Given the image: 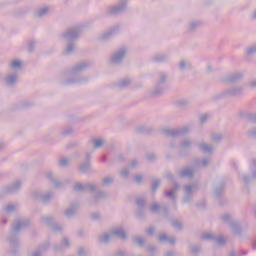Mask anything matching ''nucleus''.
Wrapping results in <instances>:
<instances>
[{
	"mask_svg": "<svg viewBox=\"0 0 256 256\" xmlns=\"http://www.w3.org/2000/svg\"><path fill=\"white\" fill-rule=\"evenodd\" d=\"M177 191H179V184H177V182H174V186L170 190L164 191L165 197H168V199H170L172 203H176Z\"/></svg>",
	"mask_w": 256,
	"mask_h": 256,
	"instance_id": "obj_20",
	"label": "nucleus"
},
{
	"mask_svg": "<svg viewBox=\"0 0 256 256\" xmlns=\"http://www.w3.org/2000/svg\"><path fill=\"white\" fill-rule=\"evenodd\" d=\"M33 196L35 199H39V201H42V203H49L51 199H53V193H43V192H34Z\"/></svg>",
	"mask_w": 256,
	"mask_h": 256,
	"instance_id": "obj_22",
	"label": "nucleus"
},
{
	"mask_svg": "<svg viewBox=\"0 0 256 256\" xmlns=\"http://www.w3.org/2000/svg\"><path fill=\"white\" fill-rule=\"evenodd\" d=\"M197 145L199 149H201V151H204V153H213V146H211L210 144L200 142Z\"/></svg>",
	"mask_w": 256,
	"mask_h": 256,
	"instance_id": "obj_39",
	"label": "nucleus"
},
{
	"mask_svg": "<svg viewBox=\"0 0 256 256\" xmlns=\"http://www.w3.org/2000/svg\"><path fill=\"white\" fill-rule=\"evenodd\" d=\"M73 133V128H66L61 132V135H64V137H67V135H71Z\"/></svg>",
	"mask_w": 256,
	"mask_h": 256,
	"instance_id": "obj_60",
	"label": "nucleus"
},
{
	"mask_svg": "<svg viewBox=\"0 0 256 256\" xmlns=\"http://www.w3.org/2000/svg\"><path fill=\"white\" fill-rule=\"evenodd\" d=\"M23 183H21V180H16L9 184L8 186H4L1 188L0 191V199H3L5 195H11L13 193H17L21 190Z\"/></svg>",
	"mask_w": 256,
	"mask_h": 256,
	"instance_id": "obj_9",
	"label": "nucleus"
},
{
	"mask_svg": "<svg viewBox=\"0 0 256 256\" xmlns=\"http://www.w3.org/2000/svg\"><path fill=\"white\" fill-rule=\"evenodd\" d=\"M191 131V127L184 126L179 129H173V128H162L161 133L162 135H165L166 137H171L172 139H177V137H181V135H185L186 133H189Z\"/></svg>",
	"mask_w": 256,
	"mask_h": 256,
	"instance_id": "obj_7",
	"label": "nucleus"
},
{
	"mask_svg": "<svg viewBox=\"0 0 256 256\" xmlns=\"http://www.w3.org/2000/svg\"><path fill=\"white\" fill-rule=\"evenodd\" d=\"M249 87H251L252 89H256V78L251 80L249 83H248Z\"/></svg>",
	"mask_w": 256,
	"mask_h": 256,
	"instance_id": "obj_64",
	"label": "nucleus"
},
{
	"mask_svg": "<svg viewBox=\"0 0 256 256\" xmlns=\"http://www.w3.org/2000/svg\"><path fill=\"white\" fill-rule=\"evenodd\" d=\"M62 247H64L65 249H69L71 247V240L68 237H64L61 240V246H59V244H54L53 246L54 251H61Z\"/></svg>",
	"mask_w": 256,
	"mask_h": 256,
	"instance_id": "obj_28",
	"label": "nucleus"
},
{
	"mask_svg": "<svg viewBox=\"0 0 256 256\" xmlns=\"http://www.w3.org/2000/svg\"><path fill=\"white\" fill-rule=\"evenodd\" d=\"M136 217L142 218L145 217V205H147V201L143 198L136 199Z\"/></svg>",
	"mask_w": 256,
	"mask_h": 256,
	"instance_id": "obj_19",
	"label": "nucleus"
},
{
	"mask_svg": "<svg viewBox=\"0 0 256 256\" xmlns=\"http://www.w3.org/2000/svg\"><path fill=\"white\" fill-rule=\"evenodd\" d=\"M49 11H51V7H48V6H43L41 8H38L35 11V17H39L41 19L42 17L47 16L49 14Z\"/></svg>",
	"mask_w": 256,
	"mask_h": 256,
	"instance_id": "obj_32",
	"label": "nucleus"
},
{
	"mask_svg": "<svg viewBox=\"0 0 256 256\" xmlns=\"http://www.w3.org/2000/svg\"><path fill=\"white\" fill-rule=\"evenodd\" d=\"M163 207H165V205H159L157 202H153L151 205H150V207H149V209H150V211H151V213H159V211H161V209L163 208Z\"/></svg>",
	"mask_w": 256,
	"mask_h": 256,
	"instance_id": "obj_43",
	"label": "nucleus"
},
{
	"mask_svg": "<svg viewBox=\"0 0 256 256\" xmlns=\"http://www.w3.org/2000/svg\"><path fill=\"white\" fill-rule=\"evenodd\" d=\"M37 45V41L35 40H31L29 43H28V52L29 53H33V51H35V46Z\"/></svg>",
	"mask_w": 256,
	"mask_h": 256,
	"instance_id": "obj_54",
	"label": "nucleus"
},
{
	"mask_svg": "<svg viewBox=\"0 0 256 256\" xmlns=\"http://www.w3.org/2000/svg\"><path fill=\"white\" fill-rule=\"evenodd\" d=\"M134 181H135V183H142V181H143V175L137 174V175L134 177Z\"/></svg>",
	"mask_w": 256,
	"mask_h": 256,
	"instance_id": "obj_63",
	"label": "nucleus"
},
{
	"mask_svg": "<svg viewBox=\"0 0 256 256\" xmlns=\"http://www.w3.org/2000/svg\"><path fill=\"white\" fill-rule=\"evenodd\" d=\"M81 36V27L74 26L61 34V39L66 41L67 45L64 49V55H71L77 48V39Z\"/></svg>",
	"mask_w": 256,
	"mask_h": 256,
	"instance_id": "obj_3",
	"label": "nucleus"
},
{
	"mask_svg": "<svg viewBox=\"0 0 256 256\" xmlns=\"http://www.w3.org/2000/svg\"><path fill=\"white\" fill-rule=\"evenodd\" d=\"M210 164H211V160L204 158L202 159V161L197 162L195 167L196 169L197 167H209Z\"/></svg>",
	"mask_w": 256,
	"mask_h": 256,
	"instance_id": "obj_46",
	"label": "nucleus"
},
{
	"mask_svg": "<svg viewBox=\"0 0 256 256\" xmlns=\"http://www.w3.org/2000/svg\"><path fill=\"white\" fill-rule=\"evenodd\" d=\"M93 153H95V150H93L92 152L86 153V159H85L86 163H91V156L93 155Z\"/></svg>",
	"mask_w": 256,
	"mask_h": 256,
	"instance_id": "obj_62",
	"label": "nucleus"
},
{
	"mask_svg": "<svg viewBox=\"0 0 256 256\" xmlns=\"http://www.w3.org/2000/svg\"><path fill=\"white\" fill-rule=\"evenodd\" d=\"M40 223L46 225V227H51L55 223V217L51 215H44L40 217Z\"/></svg>",
	"mask_w": 256,
	"mask_h": 256,
	"instance_id": "obj_30",
	"label": "nucleus"
},
{
	"mask_svg": "<svg viewBox=\"0 0 256 256\" xmlns=\"http://www.w3.org/2000/svg\"><path fill=\"white\" fill-rule=\"evenodd\" d=\"M247 135L250 139H256V128L248 130Z\"/></svg>",
	"mask_w": 256,
	"mask_h": 256,
	"instance_id": "obj_57",
	"label": "nucleus"
},
{
	"mask_svg": "<svg viewBox=\"0 0 256 256\" xmlns=\"http://www.w3.org/2000/svg\"><path fill=\"white\" fill-rule=\"evenodd\" d=\"M169 74L167 72L158 73L156 85L153 90L150 91V97H159L163 95V85L167 83Z\"/></svg>",
	"mask_w": 256,
	"mask_h": 256,
	"instance_id": "obj_6",
	"label": "nucleus"
},
{
	"mask_svg": "<svg viewBox=\"0 0 256 256\" xmlns=\"http://www.w3.org/2000/svg\"><path fill=\"white\" fill-rule=\"evenodd\" d=\"M134 245H138V247H144L145 246V239L141 236H135L133 238Z\"/></svg>",
	"mask_w": 256,
	"mask_h": 256,
	"instance_id": "obj_44",
	"label": "nucleus"
},
{
	"mask_svg": "<svg viewBox=\"0 0 256 256\" xmlns=\"http://www.w3.org/2000/svg\"><path fill=\"white\" fill-rule=\"evenodd\" d=\"M199 121H200V125H205V123H207V121H209V114H207V113L201 114L199 116Z\"/></svg>",
	"mask_w": 256,
	"mask_h": 256,
	"instance_id": "obj_52",
	"label": "nucleus"
},
{
	"mask_svg": "<svg viewBox=\"0 0 256 256\" xmlns=\"http://www.w3.org/2000/svg\"><path fill=\"white\" fill-rule=\"evenodd\" d=\"M127 3V0H120L117 5L109 6L105 10V15H119V13L127 11Z\"/></svg>",
	"mask_w": 256,
	"mask_h": 256,
	"instance_id": "obj_11",
	"label": "nucleus"
},
{
	"mask_svg": "<svg viewBox=\"0 0 256 256\" xmlns=\"http://www.w3.org/2000/svg\"><path fill=\"white\" fill-rule=\"evenodd\" d=\"M77 254L79 256H85V255H87V251L85 250V248L79 247L78 250H77Z\"/></svg>",
	"mask_w": 256,
	"mask_h": 256,
	"instance_id": "obj_61",
	"label": "nucleus"
},
{
	"mask_svg": "<svg viewBox=\"0 0 256 256\" xmlns=\"http://www.w3.org/2000/svg\"><path fill=\"white\" fill-rule=\"evenodd\" d=\"M128 52H129V48L125 46L118 48L116 51L112 53L110 63H112V65H119L123 63V59L127 57Z\"/></svg>",
	"mask_w": 256,
	"mask_h": 256,
	"instance_id": "obj_10",
	"label": "nucleus"
},
{
	"mask_svg": "<svg viewBox=\"0 0 256 256\" xmlns=\"http://www.w3.org/2000/svg\"><path fill=\"white\" fill-rule=\"evenodd\" d=\"M192 145H193V140H191L190 138H186L180 143V149L182 151H189Z\"/></svg>",
	"mask_w": 256,
	"mask_h": 256,
	"instance_id": "obj_36",
	"label": "nucleus"
},
{
	"mask_svg": "<svg viewBox=\"0 0 256 256\" xmlns=\"http://www.w3.org/2000/svg\"><path fill=\"white\" fill-rule=\"evenodd\" d=\"M136 131L137 133H151L152 129L147 126H138Z\"/></svg>",
	"mask_w": 256,
	"mask_h": 256,
	"instance_id": "obj_50",
	"label": "nucleus"
},
{
	"mask_svg": "<svg viewBox=\"0 0 256 256\" xmlns=\"http://www.w3.org/2000/svg\"><path fill=\"white\" fill-rule=\"evenodd\" d=\"M81 173H89L91 171V162H82L79 166Z\"/></svg>",
	"mask_w": 256,
	"mask_h": 256,
	"instance_id": "obj_42",
	"label": "nucleus"
},
{
	"mask_svg": "<svg viewBox=\"0 0 256 256\" xmlns=\"http://www.w3.org/2000/svg\"><path fill=\"white\" fill-rule=\"evenodd\" d=\"M202 239H204V241H216V243H218L219 245H225V237H223V235H217L211 232L208 233H204L202 234Z\"/></svg>",
	"mask_w": 256,
	"mask_h": 256,
	"instance_id": "obj_16",
	"label": "nucleus"
},
{
	"mask_svg": "<svg viewBox=\"0 0 256 256\" xmlns=\"http://www.w3.org/2000/svg\"><path fill=\"white\" fill-rule=\"evenodd\" d=\"M199 27H201V21L192 20L187 24L186 29L189 32H193V31H197V29H199Z\"/></svg>",
	"mask_w": 256,
	"mask_h": 256,
	"instance_id": "obj_35",
	"label": "nucleus"
},
{
	"mask_svg": "<svg viewBox=\"0 0 256 256\" xmlns=\"http://www.w3.org/2000/svg\"><path fill=\"white\" fill-rule=\"evenodd\" d=\"M246 55H248L249 57L256 55V43L251 44L246 48Z\"/></svg>",
	"mask_w": 256,
	"mask_h": 256,
	"instance_id": "obj_45",
	"label": "nucleus"
},
{
	"mask_svg": "<svg viewBox=\"0 0 256 256\" xmlns=\"http://www.w3.org/2000/svg\"><path fill=\"white\" fill-rule=\"evenodd\" d=\"M147 161L153 162L155 159H157V155L155 153H148L146 155Z\"/></svg>",
	"mask_w": 256,
	"mask_h": 256,
	"instance_id": "obj_58",
	"label": "nucleus"
},
{
	"mask_svg": "<svg viewBox=\"0 0 256 256\" xmlns=\"http://www.w3.org/2000/svg\"><path fill=\"white\" fill-rule=\"evenodd\" d=\"M50 229H52V231H54V233H59V231H63V226H61V224H57L54 221V223L51 225Z\"/></svg>",
	"mask_w": 256,
	"mask_h": 256,
	"instance_id": "obj_49",
	"label": "nucleus"
},
{
	"mask_svg": "<svg viewBox=\"0 0 256 256\" xmlns=\"http://www.w3.org/2000/svg\"><path fill=\"white\" fill-rule=\"evenodd\" d=\"M245 93V87L241 85H234L228 89H225L214 95L213 99L219 101V99H229L231 97H241Z\"/></svg>",
	"mask_w": 256,
	"mask_h": 256,
	"instance_id": "obj_5",
	"label": "nucleus"
},
{
	"mask_svg": "<svg viewBox=\"0 0 256 256\" xmlns=\"http://www.w3.org/2000/svg\"><path fill=\"white\" fill-rule=\"evenodd\" d=\"M190 251H191V253H193V255H199V253H201V246L191 245L190 246Z\"/></svg>",
	"mask_w": 256,
	"mask_h": 256,
	"instance_id": "obj_51",
	"label": "nucleus"
},
{
	"mask_svg": "<svg viewBox=\"0 0 256 256\" xmlns=\"http://www.w3.org/2000/svg\"><path fill=\"white\" fill-rule=\"evenodd\" d=\"M112 231V236L114 239L118 237V239H127V233L122 228H115Z\"/></svg>",
	"mask_w": 256,
	"mask_h": 256,
	"instance_id": "obj_34",
	"label": "nucleus"
},
{
	"mask_svg": "<svg viewBox=\"0 0 256 256\" xmlns=\"http://www.w3.org/2000/svg\"><path fill=\"white\" fill-rule=\"evenodd\" d=\"M199 187L196 184H186L184 185V194L182 198V203L187 205L193 203V194L197 193Z\"/></svg>",
	"mask_w": 256,
	"mask_h": 256,
	"instance_id": "obj_8",
	"label": "nucleus"
},
{
	"mask_svg": "<svg viewBox=\"0 0 256 256\" xmlns=\"http://www.w3.org/2000/svg\"><path fill=\"white\" fill-rule=\"evenodd\" d=\"M93 145V149H101L105 145V140L98 138V139H92L90 141Z\"/></svg>",
	"mask_w": 256,
	"mask_h": 256,
	"instance_id": "obj_40",
	"label": "nucleus"
},
{
	"mask_svg": "<svg viewBox=\"0 0 256 256\" xmlns=\"http://www.w3.org/2000/svg\"><path fill=\"white\" fill-rule=\"evenodd\" d=\"M75 191L78 193H94L93 201L94 203H97L100 199H107L109 197V194L107 192L101 191L97 189V186L91 182L88 183H76L73 187Z\"/></svg>",
	"mask_w": 256,
	"mask_h": 256,
	"instance_id": "obj_4",
	"label": "nucleus"
},
{
	"mask_svg": "<svg viewBox=\"0 0 256 256\" xmlns=\"http://www.w3.org/2000/svg\"><path fill=\"white\" fill-rule=\"evenodd\" d=\"M221 219L224 221V223H228V225L231 227L232 231L235 233V235H241V226L237 221H235L231 215L224 214Z\"/></svg>",
	"mask_w": 256,
	"mask_h": 256,
	"instance_id": "obj_13",
	"label": "nucleus"
},
{
	"mask_svg": "<svg viewBox=\"0 0 256 256\" xmlns=\"http://www.w3.org/2000/svg\"><path fill=\"white\" fill-rule=\"evenodd\" d=\"M78 208H79V203L72 204L69 208H67L64 211L65 217H67L68 219H71V217H74V215H76L77 213Z\"/></svg>",
	"mask_w": 256,
	"mask_h": 256,
	"instance_id": "obj_26",
	"label": "nucleus"
},
{
	"mask_svg": "<svg viewBox=\"0 0 256 256\" xmlns=\"http://www.w3.org/2000/svg\"><path fill=\"white\" fill-rule=\"evenodd\" d=\"M196 173L197 166H190L179 171L178 175L181 179H193Z\"/></svg>",
	"mask_w": 256,
	"mask_h": 256,
	"instance_id": "obj_15",
	"label": "nucleus"
},
{
	"mask_svg": "<svg viewBox=\"0 0 256 256\" xmlns=\"http://www.w3.org/2000/svg\"><path fill=\"white\" fill-rule=\"evenodd\" d=\"M9 69L12 71H16V73H19L21 69H23V61L19 59L12 60L9 64Z\"/></svg>",
	"mask_w": 256,
	"mask_h": 256,
	"instance_id": "obj_27",
	"label": "nucleus"
},
{
	"mask_svg": "<svg viewBox=\"0 0 256 256\" xmlns=\"http://www.w3.org/2000/svg\"><path fill=\"white\" fill-rule=\"evenodd\" d=\"M251 175H242V181H244V183L246 185H249V183H251L252 181H255L256 179V158L252 161V169H251Z\"/></svg>",
	"mask_w": 256,
	"mask_h": 256,
	"instance_id": "obj_21",
	"label": "nucleus"
},
{
	"mask_svg": "<svg viewBox=\"0 0 256 256\" xmlns=\"http://www.w3.org/2000/svg\"><path fill=\"white\" fill-rule=\"evenodd\" d=\"M49 249V243H44L41 244L39 249L34 251L30 256H41L43 255V253H45V251H47Z\"/></svg>",
	"mask_w": 256,
	"mask_h": 256,
	"instance_id": "obj_37",
	"label": "nucleus"
},
{
	"mask_svg": "<svg viewBox=\"0 0 256 256\" xmlns=\"http://www.w3.org/2000/svg\"><path fill=\"white\" fill-rule=\"evenodd\" d=\"M222 83H239L243 81V72H232L220 77Z\"/></svg>",
	"mask_w": 256,
	"mask_h": 256,
	"instance_id": "obj_12",
	"label": "nucleus"
},
{
	"mask_svg": "<svg viewBox=\"0 0 256 256\" xmlns=\"http://www.w3.org/2000/svg\"><path fill=\"white\" fill-rule=\"evenodd\" d=\"M89 67H91V62L89 61L76 63L66 72L68 79L63 80L62 85H83V83L89 82L91 78L88 76H77L79 73H82V71H85V69H89Z\"/></svg>",
	"mask_w": 256,
	"mask_h": 256,
	"instance_id": "obj_1",
	"label": "nucleus"
},
{
	"mask_svg": "<svg viewBox=\"0 0 256 256\" xmlns=\"http://www.w3.org/2000/svg\"><path fill=\"white\" fill-rule=\"evenodd\" d=\"M214 197H220L225 191V180L217 179L214 181Z\"/></svg>",
	"mask_w": 256,
	"mask_h": 256,
	"instance_id": "obj_18",
	"label": "nucleus"
},
{
	"mask_svg": "<svg viewBox=\"0 0 256 256\" xmlns=\"http://www.w3.org/2000/svg\"><path fill=\"white\" fill-rule=\"evenodd\" d=\"M113 239H115V238L113 237L112 231L103 233L98 236L99 243L107 244V243H109V241H113Z\"/></svg>",
	"mask_w": 256,
	"mask_h": 256,
	"instance_id": "obj_29",
	"label": "nucleus"
},
{
	"mask_svg": "<svg viewBox=\"0 0 256 256\" xmlns=\"http://www.w3.org/2000/svg\"><path fill=\"white\" fill-rule=\"evenodd\" d=\"M131 79L129 78H123L118 80L116 83H114L115 89H127V87L131 86Z\"/></svg>",
	"mask_w": 256,
	"mask_h": 256,
	"instance_id": "obj_24",
	"label": "nucleus"
},
{
	"mask_svg": "<svg viewBox=\"0 0 256 256\" xmlns=\"http://www.w3.org/2000/svg\"><path fill=\"white\" fill-rule=\"evenodd\" d=\"M120 177H122V179H127V177H129V168H123L120 171Z\"/></svg>",
	"mask_w": 256,
	"mask_h": 256,
	"instance_id": "obj_56",
	"label": "nucleus"
},
{
	"mask_svg": "<svg viewBox=\"0 0 256 256\" xmlns=\"http://www.w3.org/2000/svg\"><path fill=\"white\" fill-rule=\"evenodd\" d=\"M176 105H178V107H189L191 101L188 99H181L176 102Z\"/></svg>",
	"mask_w": 256,
	"mask_h": 256,
	"instance_id": "obj_48",
	"label": "nucleus"
},
{
	"mask_svg": "<svg viewBox=\"0 0 256 256\" xmlns=\"http://www.w3.org/2000/svg\"><path fill=\"white\" fill-rule=\"evenodd\" d=\"M117 33H119V25L113 26L109 30L105 31L100 36V41H109V39H113Z\"/></svg>",
	"mask_w": 256,
	"mask_h": 256,
	"instance_id": "obj_17",
	"label": "nucleus"
},
{
	"mask_svg": "<svg viewBox=\"0 0 256 256\" xmlns=\"http://www.w3.org/2000/svg\"><path fill=\"white\" fill-rule=\"evenodd\" d=\"M29 225H31V220L29 219H16L12 224V230L8 236L12 255H17V248L19 247V232L23 231L26 227H29Z\"/></svg>",
	"mask_w": 256,
	"mask_h": 256,
	"instance_id": "obj_2",
	"label": "nucleus"
},
{
	"mask_svg": "<svg viewBox=\"0 0 256 256\" xmlns=\"http://www.w3.org/2000/svg\"><path fill=\"white\" fill-rule=\"evenodd\" d=\"M19 81V72L10 71L4 77V83L7 87H15Z\"/></svg>",
	"mask_w": 256,
	"mask_h": 256,
	"instance_id": "obj_14",
	"label": "nucleus"
},
{
	"mask_svg": "<svg viewBox=\"0 0 256 256\" xmlns=\"http://www.w3.org/2000/svg\"><path fill=\"white\" fill-rule=\"evenodd\" d=\"M158 239L160 243H170V245H175V243L177 242L175 237H169L167 236V234H160L158 236Z\"/></svg>",
	"mask_w": 256,
	"mask_h": 256,
	"instance_id": "obj_33",
	"label": "nucleus"
},
{
	"mask_svg": "<svg viewBox=\"0 0 256 256\" xmlns=\"http://www.w3.org/2000/svg\"><path fill=\"white\" fill-rule=\"evenodd\" d=\"M159 185H161V180L156 179L153 181L152 188H151L152 193H155L157 191V189L159 188Z\"/></svg>",
	"mask_w": 256,
	"mask_h": 256,
	"instance_id": "obj_53",
	"label": "nucleus"
},
{
	"mask_svg": "<svg viewBox=\"0 0 256 256\" xmlns=\"http://www.w3.org/2000/svg\"><path fill=\"white\" fill-rule=\"evenodd\" d=\"M171 225L172 227H174V229H177L178 231H183V223H181V221L172 220Z\"/></svg>",
	"mask_w": 256,
	"mask_h": 256,
	"instance_id": "obj_47",
	"label": "nucleus"
},
{
	"mask_svg": "<svg viewBox=\"0 0 256 256\" xmlns=\"http://www.w3.org/2000/svg\"><path fill=\"white\" fill-rule=\"evenodd\" d=\"M19 207V204L17 203H10V204H6L3 206V211H5L6 213H15L17 211V208Z\"/></svg>",
	"mask_w": 256,
	"mask_h": 256,
	"instance_id": "obj_38",
	"label": "nucleus"
},
{
	"mask_svg": "<svg viewBox=\"0 0 256 256\" xmlns=\"http://www.w3.org/2000/svg\"><path fill=\"white\" fill-rule=\"evenodd\" d=\"M114 182H115V177L113 176H106L102 179L103 187H111V185H113Z\"/></svg>",
	"mask_w": 256,
	"mask_h": 256,
	"instance_id": "obj_41",
	"label": "nucleus"
},
{
	"mask_svg": "<svg viewBox=\"0 0 256 256\" xmlns=\"http://www.w3.org/2000/svg\"><path fill=\"white\" fill-rule=\"evenodd\" d=\"M46 179H48V181H50V183H52V185L57 189H61V187H63V183L55 177L53 172H46Z\"/></svg>",
	"mask_w": 256,
	"mask_h": 256,
	"instance_id": "obj_23",
	"label": "nucleus"
},
{
	"mask_svg": "<svg viewBox=\"0 0 256 256\" xmlns=\"http://www.w3.org/2000/svg\"><path fill=\"white\" fill-rule=\"evenodd\" d=\"M178 69L179 71H191L193 69V65L191 64V61L187 59H182L178 63Z\"/></svg>",
	"mask_w": 256,
	"mask_h": 256,
	"instance_id": "obj_25",
	"label": "nucleus"
},
{
	"mask_svg": "<svg viewBox=\"0 0 256 256\" xmlns=\"http://www.w3.org/2000/svg\"><path fill=\"white\" fill-rule=\"evenodd\" d=\"M153 63H166L169 61V55L167 54H155L152 56Z\"/></svg>",
	"mask_w": 256,
	"mask_h": 256,
	"instance_id": "obj_31",
	"label": "nucleus"
},
{
	"mask_svg": "<svg viewBox=\"0 0 256 256\" xmlns=\"http://www.w3.org/2000/svg\"><path fill=\"white\" fill-rule=\"evenodd\" d=\"M221 139H223V135L219 133L212 134V141H221Z\"/></svg>",
	"mask_w": 256,
	"mask_h": 256,
	"instance_id": "obj_59",
	"label": "nucleus"
},
{
	"mask_svg": "<svg viewBox=\"0 0 256 256\" xmlns=\"http://www.w3.org/2000/svg\"><path fill=\"white\" fill-rule=\"evenodd\" d=\"M69 163H70V161L67 158H61L59 160L60 167H69Z\"/></svg>",
	"mask_w": 256,
	"mask_h": 256,
	"instance_id": "obj_55",
	"label": "nucleus"
}]
</instances>
